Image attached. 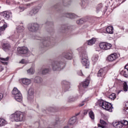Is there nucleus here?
Returning <instances> with one entry per match:
<instances>
[{"label":"nucleus","instance_id":"1","mask_svg":"<svg viewBox=\"0 0 128 128\" xmlns=\"http://www.w3.org/2000/svg\"><path fill=\"white\" fill-rule=\"evenodd\" d=\"M10 118L14 122H24L26 120V113L17 111L12 114Z\"/></svg>","mask_w":128,"mask_h":128},{"label":"nucleus","instance_id":"2","mask_svg":"<svg viewBox=\"0 0 128 128\" xmlns=\"http://www.w3.org/2000/svg\"><path fill=\"white\" fill-rule=\"evenodd\" d=\"M64 66H66L64 62L56 60L53 62L52 66L53 70H60L64 68Z\"/></svg>","mask_w":128,"mask_h":128},{"label":"nucleus","instance_id":"3","mask_svg":"<svg viewBox=\"0 0 128 128\" xmlns=\"http://www.w3.org/2000/svg\"><path fill=\"white\" fill-rule=\"evenodd\" d=\"M98 104L100 106H102V108L110 112H112V108H112V105L110 103H108L102 100H100L98 101Z\"/></svg>","mask_w":128,"mask_h":128},{"label":"nucleus","instance_id":"4","mask_svg":"<svg viewBox=\"0 0 128 128\" xmlns=\"http://www.w3.org/2000/svg\"><path fill=\"white\" fill-rule=\"evenodd\" d=\"M81 62L86 68H88L90 66V61L88 60V54L86 52H84L80 54Z\"/></svg>","mask_w":128,"mask_h":128},{"label":"nucleus","instance_id":"5","mask_svg":"<svg viewBox=\"0 0 128 128\" xmlns=\"http://www.w3.org/2000/svg\"><path fill=\"white\" fill-rule=\"evenodd\" d=\"M28 49L26 46L18 47L17 48L18 56H22V54H28Z\"/></svg>","mask_w":128,"mask_h":128},{"label":"nucleus","instance_id":"6","mask_svg":"<svg viewBox=\"0 0 128 128\" xmlns=\"http://www.w3.org/2000/svg\"><path fill=\"white\" fill-rule=\"evenodd\" d=\"M38 28H40V26L36 23H32L28 25V30L32 32H36L38 30Z\"/></svg>","mask_w":128,"mask_h":128},{"label":"nucleus","instance_id":"7","mask_svg":"<svg viewBox=\"0 0 128 128\" xmlns=\"http://www.w3.org/2000/svg\"><path fill=\"white\" fill-rule=\"evenodd\" d=\"M99 46L101 50H110V48H112V44L106 42H102L100 43Z\"/></svg>","mask_w":128,"mask_h":128},{"label":"nucleus","instance_id":"8","mask_svg":"<svg viewBox=\"0 0 128 128\" xmlns=\"http://www.w3.org/2000/svg\"><path fill=\"white\" fill-rule=\"evenodd\" d=\"M88 84H90V80H88V78H86L84 82L80 84L79 86V92L82 94V86L84 88H86L88 86Z\"/></svg>","mask_w":128,"mask_h":128},{"label":"nucleus","instance_id":"9","mask_svg":"<svg viewBox=\"0 0 128 128\" xmlns=\"http://www.w3.org/2000/svg\"><path fill=\"white\" fill-rule=\"evenodd\" d=\"M36 40H40L42 48H44V46H48V44H50V41L46 40V38H42V37H36Z\"/></svg>","mask_w":128,"mask_h":128},{"label":"nucleus","instance_id":"10","mask_svg":"<svg viewBox=\"0 0 128 128\" xmlns=\"http://www.w3.org/2000/svg\"><path fill=\"white\" fill-rule=\"evenodd\" d=\"M34 90L32 88H30L28 90V100H34Z\"/></svg>","mask_w":128,"mask_h":128},{"label":"nucleus","instance_id":"11","mask_svg":"<svg viewBox=\"0 0 128 128\" xmlns=\"http://www.w3.org/2000/svg\"><path fill=\"white\" fill-rule=\"evenodd\" d=\"M40 8H42V6H39L37 8H33L29 13V16H34L36 14H38V11L40 10Z\"/></svg>","mask_w":128,"mask_h":128},{"label":"nucleus","instance_id":"12","mask_svg":"<svg viewBox=\"0 0 128 128\" xmlns=\"http://www.w3.org/2000/svg\"><path fill=\"white\" fill-rule=\"evenodd\" d=\"M62 58H64L66 60H72V54L70 52H64L62 54Z\"/></svg>","mask_w":128,"mask_h":128},{"label":"nucleus","instance_id":"13","mask_svg":"<svg viewBox=\"0 0 128 128\" xmlns=\"http://www.w3.org/2000/svg\"><path fill=\"white\" fill-rule=\"evenodd\" d=\"M118 58V54L114 53L109 56L108 57V60L109 62H114V60H116Z\"/></svg>","mask_w":128,"mask_h":128},{"label":"nucleus","instance_id":"14","mask_svg":"<svg viewBox=\"0 0 128 128\" xmlns=\"http://www.w3.org/2000/svg\"><path fill=\"white\" fill-rule=\"evenodd\" d=\"M106 68H101L98 72V76L102 77L106 76Z\"/></svg>","mask_w":128,"mask_h":128},{"label":"nucleus","instance_id":"15","mask_svg":"<svg viewBox=\"0 0 128 128\" xmlns=\"http://www.w3.org/2000/svg\"><path fill=\"white\" fill-rule=\"evenodd\" d=\"M62 86H64V88H65L66 92L70 90V82H66V80H64L62 82Z\"/></svg>","mask_w":128,"mask_h":128},{"label":"nucleus","instance_id":"16","mask_svg":"<svg viewBox=\"0 0 128 128\" xmlns=\"http://www.w3.org/2000/svg\"><path fill=\"white\" fill-rule=\"evenodd\" d=\"M3 16L6 20H8L12 18V12L8 11L3 12Z\"/></svg>","mask_w":128,"mask_h":128},{"label":"nucleus","instance_id":"17","mask_svg":"<svg viewBox=\"0 0 128 128\" xmlns=\"http://www.w3.org/2000/svg\"><path fill=\"white\" fill-rule=\"evenodd\" d=\"M100 124H98V128H106V126H108V124L106 123L104 120H100Z\"/></svg>","mask_w":128,"mask_h":128},{"label":"nucleus","instance_id":"18","mask_svg":"<svg viewBox=\"0 0 128 128\" xmlns=\"http://www.w3.org/2000/svg\"><path fill=\"white\" fill-rule=\"evenodd\" d=\"M88 4H90L88 0H84L81 4V6L82 8H86L88 6Z\"/></svg>","mask_w":128,"mask_h":128},{"label":"nucleus","instance_id":"19","mask_svg":"<svg viewBox=\"0 0 128 128\" xmlns=\"http://www.w3.org/2000/svg\"><path fill=\"white\" fill-rule=\"evenodd\" d=\"M113 126L114 128H124V124L122 123V122H113Z\"/></svg>","mask_w":128,"mask_h":128},{"label":"nucleus","instance_id":"20","mask_svg":"<svg viewBox=\"0 0 128 128\" xmlns=\"http://www.w3.org/2000/svg\"><path fill=\"white\" fill-rule=\"evenodd\" d=\"M14 98L16 102H20L22 100V93H20L18 95L14 96Z\"/></svg>","mask_w":128,"mask_h":128},{"label":"nucleus","instance_id":"21","mask_svg":"<svg viewBox=\"0 0 128 128\" xmlns=\"http://www.w3.org/2000/svg\"><path fill=\"white\" fill-rule=\"evenodd\" d=\"M122 73L123 74L125 78H128V64L124 66V68L122 70Z\"/></svg>","mask_w":128,"mask_h":128},{"label":"nucleus","instance_id":"22","mask_svg":"<svg viewBox=\"0 0 128 128\" xmlns=\"http://www.w3.org/2000/svg\"><path fill=\"white\" fill-rule=\"evenodd\" d=\"M22 82L23 84H26V86H28V84L32 82L30 80L26 78H22Z\"/></svg>","mask_w":128,"mask_h":128},{"label":"nucleus","instance_id":"23","mask_svg":"<svg viewBox=\"0 0 128 128\" xmlns=\"http://www.w3.org/2000/svg\"><path fill=\"white\" fill-rule=\"evenodd\" d=\"M20 92L18 90V89L16 88H14L13 90H12V94L14 96H18V94H20Z\"/></svg>","mask_w":128,"mask_h":128},{"label":"nucleus","instance_id":"24","mask_svg":"<svg viewBox=\"0 0 128 128\" xmlns=\"http://www.w3.org/2000/svg\"><path fill=\"white\" fill-rule=\"evenodd\" d=\"M106 32L108 34H114V27L112 26H108L106 28Z\"/></svg>","mask_w":128,"mask_h":128},{"label":"nucleus","instance_id":"25","mask_svg":"<svg viewBox=\"0 0 128 128\" xmlns=\"http://www.w3.org/2000/svg\"><path fill=\"white\" fill-rule=\"evenodd\" d=\"M76 116H74L72 117L70 120H69V124L72 125L74 124H76Z\"/></svg>","mask_w":128,"mask_h":128},{"label":"nucleus","instance_id":"26","mask_svg":"<svg viewBox=\"0 0 128 128\" xmlns=\"http://www.w3.org/2000/svg\"><path fill=\"white\" fill-rule=\"evenodd\" d=\"M6 28H8L6 24H4L2 26L0 27V36H2L4 34V32L6 30Z\"/></svg>","mask_w":128,"mask_h":128},{"label":"nucleus","instance_id":"27","mask_svg":"<svg viewBox=\"0 0 128 128\" xmlns=\"http://www.w3.org/2000/svg\"><path fill=\"white\" fill-rule=\"evenodd\" d=\"M88 20L86 18H82L76 21L78 24H82Z\"/></svg>","mask_w":128,"mask_h":128},{"label":"nucleus","instance_id":"28","mask_svg":"<svg viewBox=\"0 0 128 128\" xmlns=\"http://www.w3.org/2000/svg\"><path fill=\"white\" fill-rule=\"evenodd\" d=\"M65 16H66V18H74L76 16L72 13H66Z\"/></svg>","mask_w":128,"mask_h":128},{"label":"nucleus","instance_id":"29","mask_svg":"<svg viewBox=\"0 0 128 128\" xmlns=\"http://www.w3.org/2000/svg\"><path fill=\"white\" fill-rule=\"evenodd\" d=\"M18 34H20L24 30V27L23 26H18L16 27Z\"/></svg>","mask_w":128,"mask_h":128},{"label":"nucleus","instance_id":"30","mask_svg":"<svg viewBox=\"0 0 128 128\" xmlns=\"http://www.w3.org/2000/svg\"><path fill=\"white\" fill-rule=\"evenodd\" d=\"M96 38H92L91 40H88V46H92V44H96Z\"/></svg>","mask_w":128,"mask_h":128},{"label":"nucleus","instance_id":"31","mask_svg":"<svg viewBox=\"0 0 128 128\" xmlns=\"http://www.w3.org/2000/svg\"><path fill=\"white\" fill-rule=\"evenodd\" d=\"M0 60H2V62L3 64H8V60H10V56H8L6 58H2L0 57Z\"/></svg>","mask_w":128,"mask_h":128},{"label":"nucleus","instance_id":"32","mask_svg":"<svg viewBox=\"0 0 128 128\" xmlns=\"http://www.w3.org/2000/svg\"><path fill=\"white\" fill-rule=\"evenodd\" d=\"M34 82L37 84H42V78L40 76H36L34 78Z\"/></svg>","mask_w":128,"mask_h":128},{"label":"nucleus","instance_id":"33","mask_svg":"<svg viewBox=\"0 0 128 128\" xmlns=\"http://www.w3.org/2000/svg\"><path fill=\"white\" fill-rule=\"evenodd\" d=\"M2 46L4 50H10V45L8 43H3Z\"/></svg>","mask_w":128,"mask_h":128},{"label":"nucleus","instance_id":"34","mask_svg":"<svg viewBox=\"0 0 128 128\" xmlns=\"http://www.w3.org/2000/svg\"><path fill=\"white\" fill-rule=\"evenodd\" d=\"M40 72L42 74H48V72H50V68H42L40 70Z\"/></svg>","mask_w":128,"mask_h":128},{"label":"nucleus","instance_id":"35","mask_svg":"<svg viewBox=\"0 0 128 128\" xmlns=\"http://www.w3.org/2000/svg\"><path fill=\"white\" fill-rule=\"evenodd\" d=\"M78 98V96H76L75 97H74L72 96H70L68 98V102H76Z\"/></svg>","mask_w":128,"mask_h":128},{"label":"nucleus","instance_id":"36","mask_svg":"<svg viewBox=\"0 0 128 128\" xmlns=\"http://www.w3.org/2000/svg\"><path fill=\"white\" fill-rule=\"evenodd\" d=\"M61 30L62 32H66L68 30V26L66 25H63L61 27Z\"/></svg>","mask_w":128,"mask_h":128},{"label":"nucleus","instance_id":"37","mask_svg":"<svg viewBox=\"0 0 128 128\" xmlns=\"http://www.w3.org/2000/svg\"><path fill=\"white\" fill-rule=\"evenodd\" d=\"M8 122L6 120L3 118H0V126H6Z\"/></svg>","mask_w":128,"mask_h":128},{"label":"nucleus","instance_id":"38","mask_svg":"<svg viewBox=\"0 0 128 128\" xmlns=\"http://www.w3.org/2000/svg\"><path fill=\"white\" fill-rule=\"evenodd\" d=\"M88 116H89L90 118H91V120H94V113L92 110H90L88 112Z\"/></svg>","mask_w":128,"mask_h":128},{"label":"nucleus","instance_id":"39","mask_svg":"<svg viewBox=\"0 0 128 128\" xmlns=\"http://www.w3.org/2000/svg\"><path fill=\"white\" fill-rule=\"evenodd\" d=\"M92 60L93 62H98V55H94L92 58Z\"/></svg>","mask_w":128,"mask_h":128},{"label":"nucleus","instance_id":"40","mask_svg":"<svg viewBox=\"0 0 128 128\" xmlns=\"http://www.w3.org/2000/svg\"><path fill=\"white\" fill-rule=\"evenodd\" d=\"M123 90L124 92H128V84L126 83V82H124L123 83Z\"/></svg>","mask_w":128,"mask_h":128},{"label":"nucleus","instance_id":"41","mask_svg":"<svg viewBox=\"0 0 128 128\" xmlns=\"http://www.w3.org/2000/svg\"><path fill=\"white\" fill-rule=\"evenodd\" d=\"M122 124H123V128H128V122L126 120H123L121 122Z\"/></svg>","mask_w":128,"mask_h":128},{"label":"nucleus","instance_id":"42","mask_svg":"<svg viewBox=\"0 0 128 128\" xmlns=\"http://www.w3.org/2000/svg\"><path fill=\"white\" fill-rule=\"evenodd\" d=\"M27 72L28 74H34V69L31 68L27 70Z\"/></svg>","mask_w":128,"mask_h":128},{"label":"nucleus","instance_id":"43","mask_svg":"<svg viewBox=\"0 0 128 128\" xmlns=\"http://www.w3.org/2000/svg\"><path fill=\"white\" fill-rule=\"evenodd\" d=\"M116 98V95L114 93H112L109 96V98L112 100H114Z\"/></svg>","mask_w":128,"mask_h":128},{"label":"nucleus","instance_id":"44","mask_svg":"<svg viewBox=\"0 0 128 128\" xmlns=\"http://www.w3.org/2000/svg\"><path fill=\"white\" fill-rule=\"evenodd\" d=\"M124 112H126L125 114H128V102H126L124 108Z\"/></svg>","mask_w":128,"mask_h":128},{"label":"nucleus","instance_id":"45","mask_svg":"<svg viewBox=\"0 0 128 128\" xmlns=\"http://www.w3.org/2000/svg\"><path fill=\"white\" fill-rule=\"evenodd\" d=\"M26 8L24 6H19V9L20 10V12H24V10H26Z\"/></svg>","mask_w":128,"mask_h":128},{"label":"nucleus","instance_id":"46","mask_svg":"<svg viewBox=\"0 0 128 128\" xmlns=\"http://www.w3.org/2000/svg\"><path fill=\"white\" fill-rule=\"evenodd\" d=\"M18 38V36L16 38L14 36H12V37L10 38V40H12L13 42H16V39Z\"/></svg>","mask_w":128,"mask_h":128},{"label":"nucleus","instance_id":"47","mask_svg":"<svg viewBox=\"0 0 128 128\" xmlns=\"http://www.w3.org/2000/svg\"><path fill=\"white\" fill-rule=\"evenodd\" d=\"M32 3L27 4H25L24 6H25V8H30V6H32Z\"/></svg>","mask_w":128,"mask_h":128},{"label":"nucleus","instance_id":"48","mask_svg":"<svg viewBox=\"0 0 128 128\" xmlns=\"http://www.w3.org/2000/svg\"><path fill=\"white\" fill-rule=\"evenodd\" d=\"M3 98H4V95L0 93V101H1L2 100Z\"/></svg>","mask_w":128,"mask_h":128},{"label":"nucleus","instance_id":"49","mask_svg":"<svg viewBox=\"0 0 128 128\" xmlns=\"http://www.w3.org/2000/svg\"><path fill=\"white\" fill-rule=\"evenodd\" d=\"M78 76H84V74H82V71L78 72Z\"/></svg>","mask_w":128,"mask_h":128},{"label":"nucleus","instance_id":"50","mask_svg":"<svg viewBox=\"0 0 128 128\" xmlns=\"http://www.w3.org/2000/svg\"><path fill=\"white\" fill-rule=\"evenodd\" d=\"M84 116H86V114H88V110H84Z\"/></svg>","mask_w":128,"mask_h":128},{"label":"nucleus","instance_id":"51","mask_svg":"<svg viewBox=\"0 0 128 128\" xmlns=\"http://www.w3.org/2000/svg\"><path fill=\"white\" fill-rule=\"evenodd\" d=\"M4 70V67H2V66H0V72H2V70Z\"/></svg>","mask_w":128,"mask_h":128},{"label":"nucleus","instance_id":"52","mask_svg":"<svg viewBox=\"0 0 128 128\" xmlns=\"http://www.w3.org/2000/svg\"><path fill=\"white\" fill-rule=\"evenodd\" d=\"M25 60L24 59H22L20 62V64H24Z\"/></svg>","mask_w":128,"mask_h":128},{"label":"nucleus","instance_id":"53","mask_svg":"<svg viewBox=\"0 0 128 128\" xmlns=\"http://www.w3.org/2000/svg\"><path fill=\"white\" fill-rule=\"evenodd\" d=\"M84 101H83L82 102V104H80V106H84Z\"/></svg>","mask_w":128,"mask_h":128},{"label":"nucleus","instance_id":"54","mask_svg":"<svg viewBox=\"0 0 128 128\" xmlns=\"http://www.w3.org/2000/svg\"><path fill=\"white\" fill-rule=\"evenodd\" d=\"M24 2H30V0H23Z\"/></svg>","mask_w":128,"mask_h":128},{"label":"nucleus","instance_id":"55","mask_svg":"<svg viewBox=\"0 0 128 128\" xmlns=\"http://www.w3.org/2000/svg\"><path fill=\"white\" fill-rule=\"evenodd\" d=\"M101 8L102 7H100L99 8H96V10H97V12H98V10H100V8Z\"/></svg>","mask_w":128,"mask_h":128},{"label":"nucleus","instance_id":"56","mask_svg":"<svg viewBox=\"0 0 128 128\" xmlns=\"http://www.w3.org/2000/svg\"><path fill=\"white\" fill-rule=\"evenodd\" d=\"M78 114H80V113L76 114V116H78Z\"/></svg>","mask_w":128,"mask_h":128},{"label":"nucleus","instance_id":"57","mask_svg":"<svg viewBox=\"0 0 128 128\" xmlns=\"http://www.w3.org/2000/svg\"><path fill=\"white\" fill-rule=\"evenodd\" d=\"M119 92H122V90H120Z\"/></svg>","mask_w":128,"mask_h":128},{"label":"nucleus","instance_id":"58","mask_svg":"<svg viewBox=\"0 0 128 128\" xmlns=\"http://www.w3.org/2000/svg\"><path fill=\"white\" fill-rule=\"evenodd\" d=\"M96 50L98 51V50Z\"/></svg>","mask_w":128,"mask_h":128},{"label":"nucleus","instance_id":"59","mask_svg":"<svg viewBox=\"0 0 128 128\" xmlns=\"http://www.w3.org/2000/svg\"><path fill=\"white\" fill-rule=\"evenodd\" d=\"M47 40H48V38H47Z\"/></svg>","mask_w":128,"mask_h":128},{"label":"nucleus","instance_id":"60","mask_svg":"<svg viewBox=\"0 0 128 128\" xmlns=\"http://www.w3.org/2000/svg\"><path fill=\"white\" fill-rule=\"evenodd\" d=\"M37 108H38V106H37Z\"/></svg>","mask_w":128,"mask_h":128}]
</instances>
